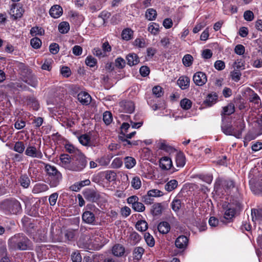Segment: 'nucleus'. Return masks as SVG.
<instances>
[{
    "mask_svg": "<svg viewBox=\"0 0 262 262\" xmlns=\"http://www.w3.org/2000/svg\"><path fill=\"white\" fill-rule=\"evenodd\" d=\"M8 247L10 250L24 251L30 249L32 247V243L24 233H19L9 238Z\"/></svg>",
    "mask_w": 262,
    "mask_h": 262,
    "instance_id": "f257e3e1",
    "label": "nucleus"
},
{
    "mask_svg": "<svg viewBox=\"0 0 262 262\" xmlns=\"http://www.w3.org/2000/svg\"><path fill=\"white\" fill-rule=\"evenodd\" d=\"M45 164V170L47 173L48 182L51 187H57L61 181V173L54 166L49 164Z\"/></svg>",
    "mask_w": 262,
    "mask_h": 262,
    "instance_id": "f03ea898",
    "label": "nucleus"
},
{
    "mask_svg": "<svg viewBox=\"0 0 262 262\" xmlns=\"http://www.w3.org/2000/svg\"><path fill=\"white\" fill-rule=\"evenodd\" d=\"M3 207L12 214H17L21 210V205L16 200L5 201L3 203Z\"/></svg>",
    "mask_w": 262,
    "mask_h": 262,
    "instance_id": "7ed1b4c3",
    "label": "nucleus"
},
{
    "mask_svg": "<svg viewBox=\"0 0 262 262\" xmlns=\"http://www.w3.org/2000/svg\"><path fill=\"white\" fill-rule=\"evenodd\" d=\"M87 163L88 161L85 156L80 153L78 155L75 163L72 165L71 170L81 171L86 166Z\"/></svg>",
    "mask_w": 262,
    "mask_h": 262,
    "instance_id": "20e7f679",
    "label": "nucleus"
},
{
    "mask_svg": "<svg viewBox=\"0 0 262 262\" xmlns=\"http://www.w3.org/2000/svg\"><path fill=\"white\" fill-rule=\"evenodd\" d=\"M25 153L28 157L33 158L41 159L43 156L41 151L39 149L32 145H29L27 147Z\"/></svg>",
    "mask_w": 262,
    "mask_h": 262,
    "instance_id": "39448f33",
    "label": "nucleus"
},
{
    "mask_svg": "<svg viewBox=\"0 0 262 262\" xmlns=\"http://www.w3.org/2000/svg\"><path fill=\"white\" fill-rule=\"evenodd\" d=\"M120 111L126 113H132L135 110V104L131 101L123 100L119 103Z\"/></svg>",
    "mask_w": 262,
    "mask_h": 262,
    "instance_id": "423d86ee",
    "label": "nucleus"
},
{
    "mask_svg": "<svg viewBox=\"0 0 262 262\" xmlns=\"http://www.w3.org/2000/svg\"><path fill=\"white\" fill-rule=\"evenodd\" d=\"M79 142L84 146H96L98 145L96 141H92L90 136L84 134L80 136L78 138Z\"/></svg>",
    "mask_w": 262,
    "mask_h": 262,
    "instance_id": "0eeeda50",
    "label": "nucleus"
},
{
    "mask_svg": "<svg viewBox=\"0 0 262 262\" xmlns=\"http://www.w3.org/2000/svg\"><path fill=\"white\" fill-rule=\"evenodd\" d=\"M159 165L163 170H169L172 166L171 159L166 156L162 157L159 160Z\"/></svg>",
    "mask_w": 262,
    "mask_h": 262,
    "instance_id": "6e6552de",
    "label": "nucleus"
},
{
    "mask_svg": "<svg viewBox=\"0 0 262 262\" xmlns=\"http://www.w3.org/2000/svg\"><path fill=\"white\" fill-rule=\"evenodd\" d=\"M62 8L60 6L55 5L50 9L49 13L53 18H57L62 15Z\"/></svg>",
    "mask_w": 262,
    "mask_h": 262,
    "instance_id": "1a4fd4ad",
    "label": "nucleus"
},
{
    "mask_svg": "<svg viewBox=\"0 0 262 262\" xmlns=\"http://www.w3.org/2000/svg\"><path fill=\"white\" fill-rule=\"evenodd\" d=\"M79 101L83 105H88L91 101V96L86 92H81L77 95Z\"/></svg>",
    "mask_w": 262,
    "mask_h": 262,
    "instance_id": "9d476101",
    "label": "nucleus"
},
{
    "mask_svg": "<svg viewBox=\"0 0 262 262\" xmlns=\"http://www.w3.org/2000/svg\"><path fill=\"white\" fill-rule=\"evenodd\" d=\"M71 157L68 154L61 155L60 157V165L65 168L71 170L72 165L70 164Z\"/></svg>",
    "mask_w": 262,
    "mask_h": 262,
    "instance_id": "9b49d317",
    "label": "nucleus"
},
{
    "mask_svg": "<svg viewBox=\"0 0 262 262\" xmlns=\"http://www.w3.org/2000/svg\"><path fill=\"white\" fill-rule=\"evenodd\" d=\"M157 147L169 153L173 152L174 151V148L168 145L164 140H160L157 142Z\"/></svg>",
    "mask_w": 262,
    "mask_h": 262,
    "instance_id": "f8f14e48",
    "label": "nucleus"
},
{
    "mask_svg": "<svg viewBox=\"0 0 262 262\" xmlns=\"http://www.w3.org/2000/svg\"><path fill=\"white\" fill-rule=\"evenodd\" d=\"M235 133L234 136L237 138H240L242 136V132L245 128V124L243 120H239L234 124Z\"/></svg>",
    "mask_w": 262,
    "mask_h": 262,
    "instance_id": "ddd939ff",
    "label": "nucleus"
},
{
    "mask_svg": "<svg viewBox=\"0 0 262 262\" xmlns=\"http://www.w3.org/2000/svg\"><path fill=\"white\" fill-rule=\"evenodd\" d=\"M82 221L88 224H93L95 220V215L90 211H85L82 215Z\"/></svg>",
    "mask_w": 262,
    "mask_h": 262,
    "instance_id": "4468645a",
    "label": "nucleus"
},
{
    "mask_svg": "<svg viewBox=\"0 0 262 262\" xmlns=\"http://www.w3.org/2000/svg\"><path fill=\"white\" fill-rule=\"evenodd\" d=\"M103 240V237L99 234L93 236L91 239V243L93 244L96 249H99L103 246V242H102Z\"/></svg>",
    "mask_w": 262,
    "mask_h": 262,
    "instance_id": "2eb2a0df",
    "label": "nucleus"
},
{
    "mask_svg": "<svg viewBox=\"0 0 262 262\" xmlns=\"http://www.w3.org/2000/svg\"><path fill=\"white\" fill-rule=\"evenodd\" d=\"M188 239L184 235L178 237L175 242L176 246L179 249H185L187 246Z\"/></svg>",
    "mask_w": 262,
    "mask_h": 262,
    "instance_id": "dca6fc26",
    "label": "nucleus"
},
{
    "mask_svg": "<svg viewBox=\"0 0 262 262\" xmlns=\"http://www.w3.org/2000/svg\"><path fill=\"white\" fill-rule=\"evenodd\" d=\"M126 59L127 63L130 66L136 65L140 61L138 56L135 53H130L128 54L126 57Z\"/></svg>",
    "mask_w": 262,
    "mask_h": 262,
    "instance_id": "f3484780",
    "label": "nucleus"
},
{
    "mask_svg": "<svg viewBox=\"0 0 262 262\" xmlns=\"http://www.w3.org/2000/svg\"><path fill=\"white\" fill-rule=\"evenodd\" d=\"M217 99V95L215 93L208 94L204 104L207 106H211L216 103Z\"/></svg>",
    "mask_w": 262,
    "mask_h": 262,
    "instance_id": "a211bd4d",
    "label": "nucleus"
},
{
    "mask_svg": "<svg viewBox=\"0 0 262 262\" xmlns=\"http://www.w3.org/2000/svg\"><path fill=\"white\" fill-rule=\"evenodd\" d=\"M85 198L92 202H96L99 199V194L94 190H89L84 193Z\"/></svg>",
    "mask_w": 262,
    "mask_h": 262,
    "instance_id": "6ab92c4d",
    "label": "nucleus"
},
{
    "mask_svg": "<svg viewBox=\"0 0 262 262\" xmlns=\"http://www.w3.org/2000/svg\"><path fill=\"white\" fill-rule=\"evenodd\" d=\"M175 161L177 166L182 168L186 163L185 156L182 152L178 153L176 156Z\"/></svg>",
    "mask_w": 262,
    "mask_h": 262,
    "instance_id": "aec40b11",
    "label": "nucleus"
},
{
    "mask_svg": "<svg viewBox=\"0 0 262 262\" xmlns=\"http://www.w3.org/2000/svg\"><path fill=\"white\" fill-rule=\"evenodd\" d=\"M49 189L48 186L44 183H38L34 185L32 192L34 193H39L45 192Z\"/></svg>",
    "mask_w": 262,
    "mask_h": 262,
    "instance_id": "412c9836",
    "label": "nucleus"
},
{
    "mask_svg": "<svg viewBox=\"0 0 262 262\" xmlns=\"http://www.w3.org/2000/svg\"><path fill=\"white\" fill-rule=\"evenodd\" d=\"M18 182L20 186L24 188H28L31 183L30 179L27 174H21L20 176Z\"/></svg>",
    "mask_w": 262,
    "mask_h": 262,
    "instance_id": "4be33fe9",
    "label": "nucleus"
},
{
    "mask_svg": "<svg viewBox=\"0 0 262 262\" xmlns=\"http://www.w3.org/2000/svg\"><path fill=\"white\" fill-rule=\"evenodd\" d=\"M221 127L223 132L226 135H232L234 136L235 128L230 124L223 123Z\"/></svg>",
    "mask_w": 262,
    "mask_h": 262,
    "instance_id": "5701e85b",
    "label": "nucleus"
},
{
    "mask_svg": "<svg viewBox=\"0 0 262 262\" xmlns=\"http://www.w3.org/2000/svg\"><path fill=\"white\" fill-rule=\"evenodd\" d=\"M23 12V10L21 7L14 6L11 8L10 13L11 16L14 17V19H16L21 17Z\"/></svg>",
    "mask_w": 262,
    "mask_h": 262,
    "instance_id": "b1692460",
    "label": "nucleus"
},
{
    "mask_svg": "<svg viewBox=\"0 0 262 262\" xmlns=\"http://www.w3.org/2000/svg\"><path fill=\"white\" fill-rule=\"evenodd\" d=\"M158 231L162 234L167 233L170 229V226L168 223L166 222H162L158 226Z\"/></svg>",
    "mask_w": 262,
    "mask_h": 262,
    "instance_id": "393cba45",
    "label": "nucleus"
},
{
    "mask_svg": "<svg viewBox=\"0 0 262 262\" xmlns=\"http://www.w3.org/2000/svg\"><path fill=\"white\" fill-rule=\"evenodd\" d=\"M125 250L124 247L119 244L115 245L112 248V253L116 256H121L123 255Z\"/></svg>",
    "mask_w": 262,
    "mask_h": 262,
    "instance_id": "a878e982",
    "label": "nucleus"
},
{
    "mask_svg": "<svg viewBox=\"0 0 262 262\" xmlns=\"http://www.w3.org/2000/svg\"><path fill=\"white\" fill-rule=\"evenodd\" d=\"M207 80L206 75L202 72H198L193 76V82H206Z\"/></svg>",
    "mask_w": 262,
    "mask_h": 262,
    "instance_id": "bb28decb",
    "label": "nucleus"
},
{
    "mask_svg": "<svg viewBox=\"0 0 262 262\" xmlns=\"http://www.w3.org/2000/svg\"><path fill=\"white\" fill-rule=\"evenodd\" d=\"M163 209L161 203H155L151 206V212L154 215H159L162 213Z\"/></svg>",
    "mask_w": 262,
    "mask_h": 262,
    "instance_id": "cd10ccee",
    "label": "nucleus"
},
{
    "mask_svg": "<svg viewBox=\"0 0 262 262\" xmlns=\"http://www.w3.org/2000/svg\"><path fill=\"white\" fill-rule=\"evenodd\" d=\"M234 111L235 107L234 104L232 103H229L227 106L223 108V112L221 113V115H230L233 114Z\"/></svg>",
    "mask_w": 262,
    "mask_h": 262,
    "instance_id": "c85d7f7f",
    "label": "nucleus"
},
{
    "mask_svg": "<svg viewBox=\"0 0 262 262\" xmlns=\"http://www.w3.org/2000/svg\"><path fill=\"white\" fill-rule=\"evenodd\" d=\"M25 149V145L22 141H17L15 143L13 150L18 154H22Z\"/></svg>",
    "mask_w": 262,
    "mask_h": 262,
    "instance_id": "c756f323",
    "label": "nucleus"
},
{
    "mask_svg": "<svg viewBox=\"0 0 262 262\" xmlns=\"http://www.w3.org/2000/svg\"><path fill=\"white\" fill-rule=\"evenodd\" d=\"M90 183V181L87 179L77 183V184L72 186L71 188L73 191H77L78 190H79L81 187L84 186L89 185Z\"/></svg>",
    "mask_w": 262,
    "mask_h": 262,
    "instance_id": "7c9ffc66",
    "label": "nucleus"
},
{
    "mask_svg": "<svg viewBox=\"0 0 262 262\" xmlns=\"http://www.w3.org/2000/svg\"><path fill=\"white\" fill-rule=\"evenodd\" d=\"M178 182L176 180H171L167 183L165 185V189L167 191H171L177 188Z\"/></svg>",
    "mask_w": 262,
    "mask_h": 262,
    "instance_id": "2f4dec72",
    "label": "nucleus"
},
{
    "mask_svg": "<svg viewBox=\"0 0 262 262\" xmlns=\"http://www.w3.org/2000/svg\"><path fill=\"white\" fill-rule=\"evenodd\" d=\"M125 166L127 169H130L135 166L136 160L130 157H127L124 159Z\"/></svg>",
    "mask_w": 262,
    "mask_h": 262,
    "instance_id": "473e14b6",
    "label": "nucleus"
},
{
    "mask_svg": "<svg viewBox=\"0 0 262 262\" xmlns=\"http://www.w3.org/2000/svg\"><path fill=\"white\" fill-rule=\"evenodd\" d=\"M136 228L140 231H145L148 228V224L145 221H139L137 222L136 224Z\"/></svg>",
    "mask_w": 262,
    "mask_h": 262,
    "instance_id": "72a5a7b5",
    "label": "nucleus"
},
{
    "mask_svg": "<svg viewBox=\"0 0 262 262\" xmlns=\"http://www.w3.org/2000/svg\"><path fill=\"white\" fill-rule=\"evenodd\" d=\"M193 58L190 54L185 55L182 59L183 64L187 67L191 66L193 63Z\"/></svg>",
    "mask_w": 262,
    "mask_h": 262,
    "instance_id": "f704fd0d",
    "label": "nucleus"
},
{
    "mask_svg": "<svg viewBox=\"0 0 262 262\" xmlns=\"http://www.w3.org/2000/svg\"><path fill=\"white\" fill-rule=\"evenodd\" d=\"M157 15V14L156 10L152 8L148 9L145 13L146 17L149 20H155L156 18Z\"/></svg>",
    "mask_w": 262,
    "mask_h": 262,
    "instance_id": "c9c22d12",
    "label": "nucleus"
},
{
    "mask_svg": "<svg viewBox=\"0 0 262 262\" xmlns=\"http://www.w3.org/2000/svg\"><path fill=\"white\" fill-rule=\"evenodd\" d=\"M58 30L62 34L67 33L70 30L69 23L66 21L61 22L59 25Z\"/></svg>",
    "mask_w": 262,
    "mask_h": 262,
    "instance_id": "e433bc0d",
    "label": "nucleus"
},
{
    "mask_svg": "<svg viewBox=\"0 0 262 262\" xmlns=\"http://www.w3.org/2000/svg\"><path fill=\"white\" fill-rule=\"evenodd\" d=\"M144 250L143 248L138 247L135 248L133 252L134 257L135 259L139 260L141 258Z\"/></svg>",
    "mask_w": 262,
    "mask_h": 262,
    "instance_id": "4c0bfd02",
    "label": "nucleus"
},
{
    "mask_svg": "<svg viewBox=\"0 0 262 262\" xmlns=\"http://www.w3.org/2000/svg\"><path fill=\"white\" fill-rule=\"evenodd\" d=\"M235 213V211L234 208H232L230 206H227V209L225 210L224 213V218L227 220H230L232 219Z\"/></svg>",
    "mask_w": 262,
    "mask_h": 262,
    "instance_id": "58836bf2",
    "label": "nucleus"
},
{
    "mask_svg": "<svg viewBox=\"0 0 262 262\" xmlns=\"http://www.w3.org/2000/svg\"><path fill=\"white\" fill-rule=\"evenodd\" d=\"M133 35V31L130 29H125L122 32V38L126 40L130 39Z\"/></svg>",
    "mask_w": 262,
    "mask_h": 262,
    "instance_id": "ea45409f",
    "label": "nucleus"
},
{
    "mask_svg": "<svg viewBox=\"0 0 262 262\" xmlns=\"http://www.w3.org/2000/svg\"><path fill=\"white\" fill-rule=\"evenodd\" d=\"M131 186L135 189H139L141 186V181L138 177H134L130 182Z\"/></svg>",
    "mask_w": 262,
    "mask_h": 262,
    "instance_id": "a19ab883",
    "label": "nucleus"
},
{
    "mask_svg": "<svg viewBox=\"0 0 262 262\" xmlns=\"http://www.w3.org/2000/svg\"><path fill=\"white\" fill-rule=\"evenodd\" d=\"M180 105L184 110H188L191 107L192 102L189 99L184 98L181 101Z\"/></svg>",
    "mask_w": 262,
    "mask_h": 262,
    "instance_id": "79ce46f5",
    "label": "nucleus"
},
{
    "mask_svg": "<svg viewBox=\"0 0 262 262\" xmlns=\"http://www.w3.org/2000/svg\"><path fill=\"white\" fill-rule=\"evenodd\" d=\"M44 34V30L40 27H34L30 30V34L33 36L36 35H42Z\"/></svg>",
    "mask_w": 262,
    "mask_h": 262,
    "instance_id": "37998d69",
    "label": "nucleus"
},
{
    "mask_svg": "<svg viewBox=\"0 0 262 262\" xmlns=\"http://www.w3.org/2000/svg\"><path fill=\"white\" fill-rule=\"evenodd\" d=\"M148 30L151 34H157L159 32V25L155 23H150L148 27Z\"/></svg>",
    "mask_w": 262,
    "mask_h": 262,
    "instance_id": "c03bdc74",
    "label": "nucleus"
},
{
    "mask_svg": "<svg viewBox=\"0 0 262 262\" xmlns=\"http://www.w3.org/2000/svg\"><path fill=\"white\" fill-rule=\"evenodd\" d=\"M103 119L106 125L110 124L113 120L112 115L111 112L108 111L105 112L103 113Z\"/></svg>",
    "mask_w": 262,
    "mask_h": 262,
    "instance_id": "a18cd8bd",
    "label": "nucleus"
},
{
    "mask_svg": "<svg viewBox=\"0 0 262 262\" xmlns=\"http://www.w3.org/2000/svg\"><path fill=\"white\" fill-rule=\"evenodd\" d=\"M144 238L147 244L150 247H153L155 245V240L152 236L149 233H145L144 234Z\"/></svg>",
    "mask_w": 262,
    "mask_h": 262,
    "instance_id": "49530a36",
    "label": "nucleus"
},
{
    "mask_svg": "<svg viewBox=\"0 0 262 262\" xmlns=\"http://www.w3.org/2000/svg\"><path fill=\"white\" fill-rule=\"evenodd\" d=\"M115 66L120 69H123L125 66V61L122 57H118L115 61Z\"/></svg>",
    "mask_w": 262,
    "mask_h": 262,
    "instance_id": "de8ad7c7",
    "label": "nucleus"
},
{
    "mask_svg": "<svg viewBox=\"0 0 262 262\" xmlns=\"http://www.w3.org/2000/svg\"><path fill=\"white\" fill-rule=\"evenodd\" d=\"M30 43L34 49H38L41 45V41L38 37H34L31 39Z\"/></svg>",
    "mask_w": 262,
    "mask_h": 262,
    "instance_id": "09e8293b",
    "label": "nucleus"
},
{
    "mask_svg": "<svg viewBox=\"0 0 262 262\" xmlns=\"http://www.w3.org/2000/svg\"><path fill=\"white\" fill-rule=\"evenodd\" d=\"M181 207V202L180 200L174 199L171 203V208L175 212H178Z\"/></svg>",
    "mask_w": 262,
    "mask_h": 262,
    "instance_id": "8fccbe9b",
    "label": "nucleus"
},
{
    "mask_svg": "<svg viewBox=\"0 0 262 262\" xmlns=\"http://www.w3.org/2000/svg\"><path fill=\"white\" fill-rule=\"evenodd\" d=\"M147 194L152 198L159 197L163 195V193L161 191L156 189H153L149 190L147 192Z\"/></svg>",
    "mask_w": 262,
    "mask_h": 262,
    "instance_id": "3c124183",
    "label": "nucleus"
},
{
    "mask_svg": "<svg viewBox=\"0 0 262 262\" xmlns=\"http://www.w3.org/2000/svg\"><path fill=\"white\" fill-rule=\"evenodd\" d=\"M132 208L137 212H143L145 210V207L143 203L138 201L134 204Z\"/></svg>",
    "mask_w": 262,
    "mask_h": 262,
    "instance_id": "603ef678",
    "label": "nucleus"
},
{
    "mask_svg": "<svg viewBox=\"0 0 262 262\" xmlns=\"http://www.w3.org/2000/svg\"><path fill=\"white\" fill-rule=\"evenodd\" d=\"M85 63L90 67H94L97 63V59L92 56H89L85 59Z\"/></svg>",
    "mask_w": 262,
    "mask_h": 262,
    "instance_id": "864d4df0",
    "label": "nucleus"
},
{
    "mask_svg": "<svg viewBox=\"0 0 262 262\" xmlns=\"http://www.w3.org/2000/svg\"><path fill=\"white\" fill-rule=\"evenodd\" d=\"M152 93L157 97H160L163 95L162 88L159 86H155L152 88Z\"/></svg>",
    "mask_w": 262,
    "mask_h": 262,
    "instance_id": "5fc2aeb1",
    "label": "nucleus"
},
{
    "mask_svg": "<svg viewBox=\"0 0 262 262\" xmlns=\"http://www.w3.org/2000/svg\"><path fill=\"white\" fill-rule=\"evenodd\" d=\"M244 18L246 20L251 21L254 19V13L250 10H247L244 13Z\"/></svg>",
    "mask_w": 262,
    "mask_h": 262,
    "instance_id": "6e6d98bb",
    "label": "nucleus"
},
{
    "mask_svg": "<svg viewBox=\"0 0 262 262\" xmlns=\"http://www.w3.org/2000/svg\"><path fill=\"white\" fill-rule=\"evenodd\" d=\"M241 73L238 70H234L233 71L230 73V76L232 78V80L237 81L240 80Z\"/></svg>",
    "mask_w": 262,
    "mask_h": 262,
    "instance_id": "4d7b16f0",
    "label": "nucleus"
},
{
    "mask_svg": "<svg viewBox=\"0 0 262 262\" xmlns=\"http://www.w3.org/2000/svg\"><path fill=\"white\" fill-rule=\"evenodd\" d=\"M71 259L73 262H81L82 257L79 252L75 251L71 255Z\"/></svg>",
    "mask_w": 262,
    "mask_h": 262,
    "instance_id": "13d9d810",
    "label": "nucleus"
},
{
    "mask_svg": "<svg viewBox=\"0 0 262 262\" xmlns=\"http://www.w3.org/2000/svg\"><path fill=\"white\" fill-rule=\"evenodd\" d=\"M222 186L227 189L234 187V183L232 180H224L222 182Z\"/></svg>",
    "mask_w": 262,
    "mask_h": 262,
    "instance_id": "bf43d9fd",
    "label": "nucleus"
},
{
    "mask_svg": "<svg viewBox=\"0 0 262 262\" xmlns=\"http://www.w3.org/2000/svg\"><path fill=\"white\" fill-rule=\"evenodd\" d=\"M50 52L53 54H56L59 50V45L56 43H52L49 47Z\"/></svg>",
    "mask_w": 262,
    "mask_h": 262,
    "instance_id": "052dcab7",
    "label": "nucleus"
},
{
    "mask_svg": "<svg viewBox=\"0 0 262 262\" xmlns=\"http://www.w3.org/2000/svg\"><path fill=\"white\" fill-rule=\"evenodd\" d=\"M233 67L236 70L240 69H244V62L242 59H237L235 60L233 64Z\"/></svg>",
    "mask_w": 262,
    "mask_h": 262,
    "instance_id": "680f3d73",
    "label": "nucleus"
},
{
    "mask_svg": "<svg viewBox=\"0 0 262 262\" xmlns=\"http://www.w3.org/2000/svg\"><path fill=\"white\" fill-rule=\"evenodd\" d=\"M116 173L112 171H106L105 172V178L108 181H114L115 179Z\"/></svg>",
    "mask_w": 262,
    "mask_h": 262,
    "instance_id": "e2e57ef3",
    "label": "nucleus"
},
{
    "mask_svg": "<svg viewBox=\"0 0 262 262\" xmlns=\"http://www.w3.org/2000/svg\"><path fill=\"white\" fill-rule=\"evenodd\" d=\"M58 194L57 192L52 193L49 198V201L51 206H54L56 204Z\"/></svg>",
    "mask_w": 262,
    "mask_h": 262,
    "instance_id": "0e129e2a",
    "label": "nucleus"
},
{
    "mask_svg": "<svg viewBox=\"0 0 262 262\" xmlns=\"http://www.w3.org/2000/svg\"><path fill=\"white\" fill-rule=\"evenodd\" d=\"M110 14L107 12H102L98 16V18L101 19V24L104 25L105 23V20L109 18Z\"/></svg>",
    "mask_w": 262,
    "mask_h": 262,
    "instance_id": "69168bd1",
    "label": "nucleus"
},
{
    "mask_svg": "<svg viewBox=\"0 0 262 262\" xmlns=\"http://www.w3.org/2000/svg\"><path fill=\"white\" fill-rule=\"evenodd\" d=\"M134 45L139 48H144L145 47V42L143 38H137L135 40Z\"/></svg>",
    "mask_w": 262,
    "mask_h": 262,
    "instance_id": "338daca9",
    "label": "nucleus"
},
{
    "mask_svg": "<svg viewBox=\"0 0 262 262\" xmlns=\"http://www.w3.org/2000/svg\"><path fill=\"white\" fill-rule=\"evenodd\" d=\"M225 67V62L222 60H217L214 63V68L219 71L224 69Z\"/></svg>",
    "mask_w": 262,
    "mask_h": 262,
    "instance_id": "774afa93",
    "label": "nucleus"
}]
</instances>
